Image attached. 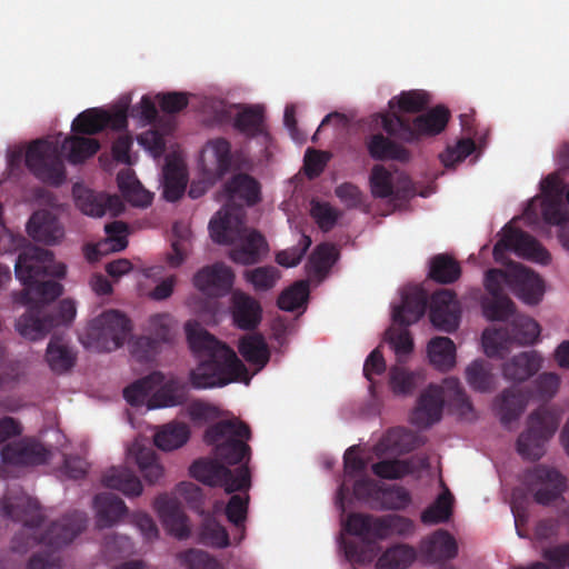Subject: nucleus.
Here are the masks:
<instances>
[{
    "mask_svg": "<svg viewBox=\"0 0 569 569\" xmlns=\"http://www.w3.org/2000/svg\"><path fill=\"white\" fill-rule=\"evenodd\" d=\"M190 438L187 423L171 421L161 426L153 436V443L162 451H172L181 448Z\"/></svg>",
    "mask_w": 569,
    "mask_h": 569,
    "instance_id": "39",
    "label": "nucleus"
},
{
    "mask_svg": "<svg viewBox=\"0 0 569 569\" xmlns=\"http://www.w3.org/2000/svg\"><path fill=\"white\" fill-rule=\"evenodd\" d=\"M369 181L375 198L406 201L416 196V188L408 176L400 174L393 179L382 164L372 167Z\"/></svg>",
    "mask_w": 569,
    "mask_h": 569,
    "instance_id": "18",
    "label": "nucleus"
},
{
    "mask_svg": "<svg viewBox=\"0 0 569 569\" xmlns=\"http://www.w3.org/2000/svg\"><path fill=\"white\" fill-rule=\"evenodd\" d=\"M138 473L148 483H157L164 475L163 465H112L104 473L102 483L126 497H138L143 490Z\"/></svg>",
    "mask_w": 569,
    "mask_h": 569,
    "instance_id": "12",
    "label": "nucleus"
},
{
    "mask_svg": "<svg viewBox=\"0 0 569 569\" xmlns=\"http://www.w3.org/2000/svg\"><path fill=\"white\" fill-rule=\"evenodd\" d=\"M527 407V398L516 388H507L493 400V411L501 425L507 427L518 420Z\"/></svg>",
    "mask_w": 569,
    "mask_h": 569,
    "instance_id": "35",
    "label": "nucleus"
},
{
    "mask_svg": "<svg viewBox=\"0 0 569 569\" xmlns=\"http://www.w3.org/2000/svg\"><path fill=\"white\" fill-rule=\"evenodd\" d=\"M428 306V292L423 288H410L402 293L401 303L393 307L392 319L396 323L408 327L418 322Z\"/></svg>",
    "mask_w": 569,
    "mask_h": 569,
    "instance_id": "28",
    "label": "nucleus"
},
{
    "mask_svg": "<svg viewBox=\"0 0 569 569\" xmlns=\"http://www.w3.org/2000/svg\"><path fill=\"white\" fill-rule=\"evenodd\" d=\"M338 251L331 243L318 244L309 257L307 268L310 273L323 278L338 259Z\"/></svg>",
    "mask_w": 569,
    "mask_h": 569,
    "instance_id": "51",
    "label": "nucleus"
},
{
    "mask_svg": "<svg viewBox=\"0 0 569 569\" xmlns=\"http://www.w3.org/2000/svg\"><path fill=\"white\" fill-rule=\"evenodd\" d=\"M378 539L391 536L409 537L415 532V523L409 518L399 515H388L378 518Z\"/></svg>",
    "mask_w": 569,
    "mask_h": 569,
    "instance_id": "58",
    "label": "nucleus"
},
{
    "mask_svg": "<svg viewBox=\"0 0 569 569\" xmlns=\"http://www.w3.org/2000/svg\"><path fill=\"white\" fill-rule=\"evenodd\" d=\"M73 194L77 207L87 216L102 217L109 212L116 217L124 210V206L118 196L96 192L86 188H74Z\"/></svg>",
    "mask_w": 569,
    "mask_h": 569,
    "instance_id": "22",
    "label": "nucleus"
},
{
    "mask_svg": "<svg viewBox=\"0 0 569 569\" xmlns=\"http://www.w3.org/2000/svg\"><path fill=\"white\" fill-rule=\"evenodd\" d=\"M172 252L168 254L167 261L171 267L176 268L179 267L187 257L191 232L184 224L176 222L172 227Z\"/></svg>",
    "mask_w": 569,
    "mask_h": 569,
    "instance_id": "63",
    "label": "nucleus"
},
{
    "mask_svg": "<svg viewBox=\"0 0 569 569\" xmlns=\"http://www.w3.org/2000/svg\"><path fill=\"white\" fill-rule=\"evenodd\" d=\"M542 366V357L536 351H522L502 365L506 380L523 382L535 376Z\"/></svg>",
    "mask_w": 569,
    "mask_h": 569,
    "instance_id": "32",
    "label": "nucleus"
},
{
    "mask_svg": "<svg viewBox=\"0 0 569 569\" xmlns=\"http://www.w3.org/2000/svg\"><path fill=\"white\" fill-rule=\"evenodd\" d=\"M443 399L439 397L438 385H429L418 398L410 421L419 428H429L442 417Z\"/></svg>",
    "mask_w": 569,
    "mask_h": 569,
    "instance_id": "29",
    "label": "nucleus"
},
{
    "mask_svg": "<svg viewBox=\"0 0 569 569\" xmlns=\"http://www.w3.org/2000/svg\"><path fill=\"white\" fill-rule=\"evenodd\" d=\"M491 365L485 360H476L466 369L465 375L470 387L480 392H489L495 388V376Z\"/></svg>",
    "mask_w": 569,
    "mask_h": 569,
    "instance_id": "53",
    "label": "nucleus"
},
{
    "mask_svg": "<svg viewBox=\"0 0 569 569\" xmlns=\"http://www.w3.org/2000/svg\"><path fill=\"white\" fill-rule=\"evenodd\" d=\"M240 355L251 365L263 368L270 359V350L260 333L247 335L239 341Z\"/></svg>",
    "mask_w": 569,
    "mask_h": 569,
    "instance_id": "48",
    "label": "nucleus"
},
{
    "mask_svg": "<svg viewBox=\"0 0 569 569\" xmlns=\"http://www.w3.org/2000/svg\"><path fill=\"white\" fill-rule=\"evenodd\" d=\"M522 485L541 506H549L568 489L567 478L548 465H535L521 479Z\"/></svg>",
    "mask_w": 569,
    "mask_h": 569,
    "instance_id": "14",
    "label": "nucleus"
},
{
    "mask_svg": "<svg viewBox=\"0 0 569 569\" xmlns=\"http://www.w3.org/2000/svg\"><path fill=\"white\" fill-rule=\"evenodd\" d=\"M197 540L201 545L218 549L226 548L229 545L228 532L209 515L203 518L197 533Z\"/></svg>",
    "mask_w": 569,
    "mask_h": 569,
    "instance_id": "55",
    "label": "nucleus"
},
{
    "mask_svg": "<svg viewBox=\"0 0 569 569\" xmlns=\"http://www.w3.org/2000/svg\"><path fill=\"white\" fill-rule=\"evenodd\" d=\"M490 130L480 128L465 113V160L476 154L471 162H475L488 146Z\"/></svg>",
    "mask_w": 569,
    "mask_h": 569,
    "instance_id": "49",
    "label": "nucleus"
},
{
    "mask_svg": "<svg viewBox=\"0 0 569 569\" xmlns=\"http://www.w3.org/2000/svg\"><path fill=\"white\" fill-rule=\"evenodd\" d=\"M26 166L44 183L60 186L66 179V168L58 143L48 139L32 141L26 151Z\"/></svg>",
    "mask_w": 569,
    "mask_h": 569,
    "instance_id": "11",
    "label": "nucleus"
},
{
    "mask_svg": "<svg viewBox=\"0 0 569 569\" xmlns=\"http://www.w3.org/2000/svg\"><path fill=\"white\" fill-rule=\"evenodd\" d=\"M428 306V292L423 288H410L402 293L401 303L393 307L392 319L396 323L408 327L418 322Z\"/></svg>",
    "mask_w": 569,
    "mask_h": 569,
    "instance_id": "27",
    "label": "nucleus"
},
{
    "mask_svg": "<svg viewBox=\"0 0 569 569\" xmlns=\"http://www.w3.org/2000/svg\"><path fill=\"white\" fill-rule=\"evenodd\" d=\"M368 465H345L342 482L339 487L336 506L343 515L346 500L352 489L355 498L379 509H405L410 503L409 492L400 487H388L365 477Z\"/></svg>",
    "mask_w": 569,
    "mask_h": 569,
    "instance_id": "5",
    "label": "nucleus"
},
{
    "mask_svg": "<svg viewBox=\"0 0 569 569\" xmlns=\"http://www.w3.org/2000/svg\"><path fill=\"white\" fill-rule=\"evenodd\" d=\"M187 386L179 379H169L160 386L148 399V408L174 407L186 402Z\"/></svg>",
    "mask_w": 569,
    "mask_h": 569,
    "instance_id": "38",
    "label": "nucleus"
},
{
    "mask_svg": "<svg viewBox=\"0 0 569 569\" xmlns=\"http://www.w3.org/2000/svg\"><path fill=\"white\" fill-rule=\"evenodd\" d=\"M177 559L186 569H227L222 562L197 549L180 552Z\"/></svg>",
    "mask_w": 569,
    "mask_h": 569,
    "instance_id": "64",
    "label": "nucleus"
},
{
    "mask_svg": "<svg viewBox=\"0 0 569 569\" xmlns=\"http://www.w3.org/2000/svg\"><path fill=\"white\" fill-rule=\"evenodd\" d=\"M449 119V109L437 106L413 118L390 112L382 117V128L389 136L400 141L415 143L422 138L440 134L446 129Z\"/></svg>",
    "mask_w": 569,
    "mask_h": 569,
    "instance_id": "7",
    "label": "nucleus"
},
{
    "mask_svg": "<svg viewBox=\"0 0 569 569\" xmlns=\"http://www.w3.org/2000/svg\"><path fill=\"white\" fill-rule=\"evenodd\" d=\"M190 465L189 475L209 487H223L227 492L247 490L250 487L248 465Z\"/></svg>",
    "mask_w": 569,
    "mask_h": 569,
    "instance_id": "16",
    "label": "nucleus"
},
{
    "mask_svg": "<svg viewBox=\"0 0 569 569\" xmlns=\"http://www.w3.org/2000/svg\"><path fill=\"white\" fill-rule=\"evenodd\" d=\"M423 443L422 436L402 427L388 429L379 441L371 447L378 462H410L400 457L413 451Z\"/></svg>",
    "mask_w": 569,
    "mask_h": 569,
    "instance_id": "17",
    "label": "nucleus"
},
{
    "mask_svg": "<svg viewBox=\"0 0 569 569\" xmlns=\"http://www.w3.org/2000/svg\"><path fill=\"white\" fill-rule=\"evenodd\" d=\"M73 133L93 136L104 130L102 110L91 108L79 113L72 121Z\"/></svg>",
    "mask_w": 569,
    "mask_h": 569,
    "instance_id": "62",
    "label": "nucleus"
},
{
    "mask_svg": "<svg viewBox=\"0 0 569 569\" xmlns=\"http://www.w3.org/2000/svg\"><path fill=\"white\" fill-rule=\"evenodd\" d=\"M367 148L370 157L375 160L407 162L411 157L407 148L381 133L372 134L367 142Z\"/></svg>",
    "mask_w": 569,
    "mask_h": 569,
    "instance_id": "36",
    "label": "nucleus"
},
{
    "mask_svg": "<svg viewBox=\"0 0 569 569\" xmlns=\"http://www.w3.org/2000/svg\"><path fill=\"white\" fill-rule=\"evenodd\" d=\"M481 307L483 316L490 321H507L516 315V306L506 293L483 299Z\"/></svg>",
    "mask_w": 569,
    "mask_h": 569,
    "instance_id": "54",
    "label": "nucleus"
},
{
    "mask_svg": "<svg viewBox=\"0 0 569 569\" xmlns=\"http://www.w3.org/2000/svg\"><path fill=\"white\" fill-rule=\"evenodd\" d=\"M27 232L34 241L47 246H54L64 237V228L58 217L46 209L31 214L27 223Z\"/></svg>",
    "mask_w": 569,
    "mask_h": 569,
    "instance_id": "25",
    "label": "nucleus"
},
{
    "mask_svg": "<svg viewBox=\"0 0 569 569\" xmlns=\"http://www.w3.org/2000/svg\"><path fill=\"white\" fill-rule=\"evenodd\" d=\"M14 272L24 287L14 297L18 303L48 308L47 305L63 292V287L58 281L42 280L47 276L61 279L67 273L66 264L57 262L48 249L31 247L22 251L18 256Z\"/></svg>",
    "mask_w": 569,
    "mask_h": 569,
    "instance_id": "3",
    "label": "nucleus"
},
{
    "mask_svg": "<svg viewBox=\"0 0 569 569\" xmlns=\"http://www.w3.org/2000/svg\"><path fill=\"white\" fill-rule=\"evenodd\" d=\"M154 510L167 532L182 540L190 536L191 529L177 498L167 493L159 495L153 502Z\"/></svg>",
    "mask_w": 569,
    "mask_h": 569,
    "instance_id": "19",
    "label": "nucleus"
},
{
    "mask_svg": "<svg viewBox=\"0 0 569 569\" xmlns=\"http://www.w3.org/2000/svg\"><path fill=\"white\" fill-rule=\"evenodd\" d=\"M233 127L247 137L263 133V110L258 106L243 109L236 116Z\"/></svg>",
    "mask_w": 569,
    "mask_h": 569,
    "instance_id": "59",
    "label": "nucleus"
},
{
    "mask_svg": "<svg viewBox=\"0 0 569 569\" xmlns=\"http://www.w3.org/2000/svg\"><path fill=\"white\" fill-rule=\"evenodd\" d=\"M427 357L435 369L449 371L456 363V346L448 337H433L427 345Z\"/></svg>",
    "mask_w": 569,
    "mask_h": 569,
    "instance_id": "37",
    "label": "nucleus"
},
{
    "mask_svg": "<svg viewBox=\"0 0 569 569\" xmlns=\"http://www.w3.org/2000/svg\"><path fill=\"white\" fill-rule=\"evenodd\" d=\"M415 547L407 543H396L387 548L376 562L377 569H408L417 560Z\"/></svg>",
    "mask_w": 569,
    "mask_h": 569,
    "instance_id": "42",
    "label": "nucleus"
},
{
    "mask_svg": "<svg viewBox=\"0 0 569 569\" xmlns=\"http://www.w3.org/2000/svg\"><path fill=\"white\" fill-rule=\"evenodd\" d=\"M541 214L546 223L558 226L559 240L569 251V209L563 203L565 186L557 174H549L541 182Z\"/></svg>",
    "mask_w": 569,
    "mask_h": 569,
    "instance_id": "13",
    "label": "nucleus"
},
{
    "mask_svg": "<svg viewBox=\"0 0 569 569\" xmlns=\"http://www.w3.org/2000/svg\"><path fill=\"white\" fill-rule=\"evenodd\" d=\"M234 274L230 267L217 262L200 269L193 277V284L209 295H224L233 286Z\"/></svg>",
    "mask_w": 569,
    "mask_h": 569,
    "instance_id": "26",
    "label": "nucleus"
},
{
    "mask_svg": "<svg viewBox=\"0 0 569 569\" xmlns=\"http://www.w3.org/2000/svg\"><path fill=\"white\" fill-rule=\"evenodd\" d=\"M512 292L526 305H538L545 293L543 280L533 271L520 263H511Z\"/></svg>",
    "mask_w": 569,
    "mask_h": 569,
    "instance_id": "24",
    "label": "nucleus"
},
{
    "mask_svg": "<svg viewBox=\"0 0 569 569\" xmlns=\"http://www.w3.org/2000/svg\"><path fill=\"white\" fill-rule=\"evenodd\" d=\"M542 264L551 260L550 253L531 234L510 226L502 229L501 239L495 244L492 253L497 262H505L506 251Z\"/></svg>",
    "mask_w": 569,
    "mask_h": 569,
    "instance_id": "15",
    "label": "nucleus"
},
{
    "mask_svg": "<svg viewBox=\"0 0 569 569\" xmlns=\"http://www.w3.org/2000/svg\"><path fill=\"white\" fill-rule=\"evenodd\" d=\"M61 149L71 164H79L93 157L99 151L100 143L94 138L73 133L63 140Z\"/></svg>",
    "mask_w": 569,
    "mask_h": 569,
    "instance_id": "40",
    "label": "nucleus"
},
{
    "mask_svg": "<svg viewBox=\"0 0 569 569\" xmlns=\"http://www.w3.org/2000/svg\"><path fill=\"white\" fill-rule=\"evenodd\" d=\"M206 153H210L214 161V167L210 169L218 178L223 177L231 168L232 153L231 144L224 138L212 139L207 143Z\"/></svg>",
    "mask_w": 569,
    "mask_h": 569,
    "instance_id": "57",
    "label": "nucleus"
},
{
    "mask_svg": "<svg viewBox=\"0 0 569 569\" xmlns=\"http://www.w3.org/2000/svg\"><path fill=\"white\" fill-rule=\"evenodd\" d=\"M309 284L305 280L296 281L278 297L277 305L281 310L295 311L307 303Z\"/></svg>",
    "mask_w": 569,
    "mask_h": 569,
    "instance_id": "61",
    "label": "nucleus"
},
{
    "mask_svg": "<svg viewBox=\"0 0 569 569\" xmlns=\"http://www.w3.org/2000/svg\"><path fill=\"white\" fill-rule=\"evenodd\" d=\"M342 530L357 536L363 541L370 538L378 539V518L362 513H350L341 518Z\"/></svg>",
    "mask_w": 569,
    "mask_h": 569,
    "instance_id": "50",
    "label": "nucleus"
},
{
    "mask_svg": "<svg viewBox=\"0 0 569 569\" xmlns=\"http://www.w3.org/2000/svg\"><path fill=\"white\" fill-rule=\"evenodd\" d=\"M241 208L219 210L209 222L211 239L219 244H231L240 241V246L230 251V259L240 264H254L268 252L264 237L257 230H248Z\"/></svg>",
    "mask_w": 569,
    "mask_h": 569,
    "instance_id": "4",
    "label": "nucleus"
},
{
    "mask_svg": "<svg viewBox=\"0 0 569 569\" xmlns=\"http://www.w3.org/2000/svg\"><path fill=\"white\" fill-rule=\"evenodd\" d=\"M1 462H47L50 450L32 436L7 442L0 451Z\"/></svg>",
    "mask_w": 569,
    "mask_h": 569,
    "instance_id": "23",
    "label": "nucleus"
},
{
    "mask_svg": "<svg viewBox=\"0 0 569 569\" xmlns=\"http://www.w3.org/2000/svg\"><path fill=\"white\" fill-rule=\"evenodd\" d=\"M46 360L54 373L61 375L73 368L77 355L62 338L52 337L47 347Z\"/></svg>",
    "mask_w": 569,
    "mask_h": 569,
    "instance_id": "41",
    "label": "nucleus"
},
{
    "mask_svg": "<svg viewBox=\"0 0 569 569\" xmlns=\"http://www.w3.org/2000/svg\"><path fill=\"white\" fill-rule=\"evenodd\" d=\"M188 178L184 167L176 160H168L163 167V198L174 202L184 193Z\"/></svg>",
    "mask_w": 569,
    "mask_h": 569,
    "instance_id": "43",
    "label": "nucleus"
},
{
    "mask_svg": "<svg viewBox=\"0 0 569 569\" xmlns=\"http://www.w3.org/2000/svg\"><path fill=\"white\" fill-rule=\"evenodd\" d=\"M27 311L18 319V332L29 340H40L52 329V320L48 316V308L43 306L26 305Z\"/></svg>",
    "mask_w": 569,
    "mask_h": 569,
    "instance_id": "31",
    "label": "nucleus"
},
{
    "mask_svg": "<svg viewBox=\"0 0 569 569\" xmlns=\"http://www.w3.org/2000/svg\"><path fill=\"white\" fill-rule=\"evenodd\" d=\"M250 426L238 419H222L207 427L203 441L211 447L213 459L198 458L192 462H250L252 448Z\"/></svg>",
    "mask_w": 569,
    "mask_h": 569,
    "instance_id": "6",
    "label": "nucleus"
},
{
    "mask_svg": "<svg viewBox=\"0 0 569 569\" xmlns=\"http://www.w3.org/2000/svg\"><path fill=\"white\" fill-rule=\"evenodd\" d=\"M398 363L389 370V385L395 395L412 393L426 379L423 370H409Z\"/></svg>",
    "mask_w": 569,
    "mask_h": 569,
    "instance_id": "45",
    "label": "nucleus"
},
{
    "mask_svg": "<svg viewBox=\"0 0 569 569\" xmlns=\"http://www.w3.org/2000/svg\"><path fill=\"white\" fill-rule=\"evenodd\" d=\"M186 331L190 349L199 359L198 366L189 373L192 388L223 387L247 376V368L236 352L206 329L188 322Z\"/></svg>",
    "mask_w": 569,
    "mask_h": 569,
    "instance_id": "2",
    "label": "nucleus"
},
{
    "mask_svg": "<svg viewBox=\"0 0 569 569\" xmlns=\"http://www.w3.org/2000/svg\"><path fill=\"white\" fill-rule=\"evenodd\" d=\"M228 194V203L226 208H241L243 206L252 207L261 200V186L257 179L248 173H236L224 184Z\"/></svg>",
    "mask_w": 569,
    "mask_h": 569,
    "instance_id": "21",
    "label": "nucleus"
},
{
    "mask_svg": "<svg viewBox=\"0 0 569 569\" xmlns=\"http://www.w3.org/2000/svg\"><path fill=\"white\" fill-rule=\"evenodd\" d=\"M431 94L425 90L402 91L399 96L389 101L391 112L398 114L419 113L429 108Z\"/></svg>",
    "mask_w": 569,
    "mask_h": 569,
    "instance_id": "46",
    "label": "nucleus"
},
{
    "mask_svg": "<svg viewBox=\"0 0 569 569\" xmlns=\"http://www.w3.org/2000/svg\"><path fill=\"white\" fill-rule=\"evenodd\" d=\"M460 266L448 254H437L430 261L429 277L440 283H450L458 279Z\"/></svg>",
    "mask_w": 569,
    "mask_h": 569,
    "instance_id": "60",
    "label": "nucleus"
},
{
    "mask_svg": "<svg viewBox=\"0 0 569 569\" xmlns=\"http://www.w3.org/2000/svg\"><path fill=\"white\" fill-rule=\"evenodd\" d=\"M0 512L3 517L22 523V528L12 539L11 548L14 552L24 553L36 545L48 549L33 555L27 569H59L61 558L57 551L71 543L84 530L88 521L84 512L74 511L50 527H44L38 501L22 492L14 497H4L0 503Z\"/></svg>",
    "mask_w": 569,
    "mask_h": 569,
    "instance_id": "1",
    "label": "nucleus"
},
{
    "mask_svg": "<svg viewBox=\"0 0 569 569\" xmlns=\"http://www.w3.org/2000/svg\"><path fill=\"white\" fill-rule=\"evenodd\" d=\"M420 553L427 563L433 565L453 558L458 547L451 535L437 530L420 543Z\"/></svg>",
    "mask_w": 569,
    "mask_h": 569,
    "instance_id": "33",
    "label": "nucleus"
},
{
    "mask_svg": "<svg viewBox=\"0 0 569 569\" xmlns=\"http://www.w3.org/2000/svg\"><path fill=\"white\" fill-rule=\"evenodd\" d=\"M453 498L451 493L445 489L437 499L427 507L421 513V522L427 526L446 522L452 515Z\"/></svg>",
    "mask_w": 569,
    "mask_h": 569,
    "instance_id": "56",
    "label": "nucleus"
},
{
    "mask_svg": "<svg viewBox=\"0 0 569 569\" xmlns=\"http://www.w3.org/2000/svg\"><path fill=\"white\" fill-rule=\"evenodd\" d=\"M162 380L163 376L159 372L141 378L124 388L123 398L131 406H141L144 402L148 403L149 393L157 385H161Z\"/></svg>",
    "mask_w": 569,
    "mask_h": 569,
    "instance_id": "52",
    "label": "nucleus"
},
{
    "mask_svg": "<svg viewBox=\"0 0 569 569\" xmlns=\"http://www.w3.org/2000/svg\"><path fill=\"white\" fill-rule=\"evenodd\" d=\"M92 508L98 528L116 526L128 512L124 501L113 493H100L93 499Z\"/></svg>",
    "mask_w": 569,
    "mask_h": 569,
    "instance_id": "34",
    "label": "nucleus"
},
{
    "mask_svg": "<svg viewBox=\"0 0 569 569\" xmlns=\"http://www.w3.org/2000/svg\"><path fill=\"white\" fill-rule=\"evenodd\" d=\"M429 318L439 330L452 332L459 325V308L455 293L441 289L432 293L429 303Z\"/></svg>",
    "mask_w": 569,
    "mask_h": 569,
    "instance_id": "20",
    "label": "nucleus"
},
{
    "mask_svg": "<svg viewBox=\"0 0 569 569\" xmlns=\"http://www.w3.org/2000/svg\"><path fill=\"white\" fill-rule=\"evenodd\" d=\"M231 315L239 329L254 330L262 320V308L250 295L234 291L231 296Z\"/></svg>",
    "mask_w": 569,
    "mask_h": 569,
    "instance_id": "30",
    "label": "nucleus"
},
{
    "mask_svg": "<svg viewBox=\"0 0 569 569\" xmlns=\"http://www.w3.org/2000/svg\"><path fill=\"white\" fill-rule=\"evenodd\" d=\"M130 330V320L123 313L108 310L88 323L82 343L98 352H110L123 345Z\"/></svg>",
    "mask_w": 569,
    "mask_h": 569,
    "instance_id": "10",
    "label": "nucleus"
},
{
    "mask_svg": "<svg viewBox=\"0 0 569 569\" xmlns=\"http://www.w3.org/2000/svg\"><path fill=\"white\" fill-rule=\"evenodd\" d=\"M104 230L108 236L107 241L99 242L97 246L88 250L87 258L89 260H97L99 256L106 253L109 250V243L112 251H121L128 246L126 236L128 227L124 222L113 221L107 223Z\"/></svg>",
    "mask_w": 569,
    "mask_h": 569,
    "instance_id": "47",
    "label": "nucleus"
},
{
    "mask_svg": "<svg viewBox=\"0 0 569 569\" xmlns=\"http://www.w3.org/2000/svg\"><path fill=\"white\" fill-rule=\"evenodd\" d=\"M561 411L556 407L540 406L528 417V427L517 440V450L523 459L539 460L546 442L556 433Z\"/></svg>",
    "mask_w": 569,
    "mask_h": 569,
    "instance_id": "9",
    "label": "nucleus"
},
{
    "mask_svg": "<svg viewBox=\"0 0 569 569\" xmlns=\"http://www.w3.org/2000/svg\"><path fill=\"white\" fill-rule=\"evenodd\" d=\"M541 328L529 316L516 313L507 326L492 327L483 330L482 348L487 357L502 359L510 352L513 343L531 346L539 340Z\"/></svg>",
    "mask_w": 569,
    "mask_h": 569,
    "instance_id": "8",
    "label": "nucleus"
},
{
    "mask_svg": "<svg viewBox=\"0 0 569 569\" xmlns=\"http://www.w3.org/2000/svg\"><path fill=\"white\" fill-rule=\"evenodd\" d=\"M117 181L122 197L132 206L143 208L151 203L152 194L142 187L131 170L120 171Z\"/></svg>",
    "mask_w": 569,
    "mask_h": 569,
    "instance_id": "44",
    "label": "nucleus"
}]
</instances>
